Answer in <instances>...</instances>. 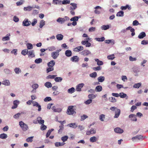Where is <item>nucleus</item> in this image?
<instances>
[{
  "mask_svg": "<svg viewBox=\"0 0 148 148\" xmlns=\"http://www.w3.org/2000/svg\"><path fill=\"white\" fill-rule=\"evenodd\" d=\"M56 37L58 40H61L63 39V36L61 34H59L57 35Z\"/></svg>",
  "mask_w": 148,
  "mask_h": 148,
  "instance_id": "nucleus-24",
  "label": "nucleus"
},
{
  "mask_svg": "<svg viewBox=\"0 0 148 148\" xmlns=\"http://www.w3.org/2000/svg\"><path fill=\"white\" fill-rule=\"evenodd\" d=\"M91 54L90 51L88 50H85L81 52V54L84 56H87Z\"/></svg>",
  "mask_w": 148,
  "mask_h": 148,
  "instance_id": "nucleus-13",
  "label": "nucleus"
},
{
  "mask_svg": "<svg viewBox=\"0 0 148 148\" xmlns=\"http://www.w3.org/2000/svg\"><path fill=\"white\" fill-rule=\"evenodd\" d=\"M47 128V126L44 124H42L40 127V129L42 130H45Z\"/></svg>",
  "mask_w": 148,
  "mask_h": 148,
  "instance_id": "nucleus-60",
  "label": "nucleus"
},
{
  "mask_svg": "<svg viewBox=\"0 0 148 148\" xmlns=\"http://www.w3.org/2000/svg\"><path fill=\"white\" fill-rule=\"evenodd\" d=\"M44 85L45 87L48 88H51L52 86L50 82H46L45 83Z\"/></svg>",
  "mask_w": 148,
  "mask_h": 148,
  "instance_id": "nucleus-29",
  "label": "nucleus"
},
{
  "mask_svg": "<svg viewBox=\"0 0 148 148\" xmlns=\"http://www.w3.org/2000/svg\"><path fill=\"white\" fill-rule=\"evenodd\" d=\"M141 85L140 83L135 84L133 86V87L134 88H138Z\"/></svg>",
  "mask_w": 148,
  "mask_h": 148,
  "instance_id": "nucleus-51",
  "label": "nucleus"
},
{
  "mask_svg": "<svg viewBox=\"0 0 148 148\" xmlns=\"http://www.w3.org/2000/svg\"><path fill=\"white\" fill-rule=\"evenodd\" d=\"M65 54L67 57H70L72 56V53L70 50H67L65 51Z\"/></svg>",
  "mask_w": 148,
  "mask_h": 148,
  "instance_id": "nucleus-16",
  "label": "nucleus"
},
{
  "mask_svg": "<svg viewBox=\"0 0 148 148\" xmlns=\"http://www.w3.org/2000/svg\"><path fill=\"white\" fill-rule=\"evenodd\" d=\"M2 84L5 86H9L10 85V83L9 80H5L3 82Z\"/></svg>",
  "mask_w": 148,
  "mask_h": 148,
  "instance_id": "nucleus-26",
  "label": "nucleus"
},
{
  "mask_svg": "<svg viewBox=\"0 0 148 148\" xmlns=\"http://www.w3.org/2000/svg\"><path fill=\"white\" fill-rule=\"evenodd\" d=\"M54 80L56 82H60L62 81V78L61 77H57L54 78Z\"/></svg>",
  "mask_w": 148,
  "mask_h": 148,
  "instance_id": "nucleus-34",
  "label": "nucleus"
},
{
  "mask_svg": "<svg viewBox=\"0 0 148 148\" xmlns=\"http://www.w3.org/2000/svg\"><path fill=\"white\" fill-rule=\"evenodd\" d=\"M101 69V67L99 66L97 67H94L93 68V69L95 71L100 70Z\"/></svg>",
  "mask_w": 148,
  "mask_h": 148,
  "instance_id": "nucleus-62",
  "label": "nucleus"
},
{
  "mask_svg": "<svg viewBox=\"0 0 148 148\" xmlns=\"http://www.w3.org/2000/svg\"><path fill=\"white\" fill-rule=\"evenodd\" d=\"M119 96L122 98H125L126 99H127L128 98V97L127 96V94L123 92L119 93Z\"/></svg>",
  "mask_w": 148,
  "mask_h": 148,
  "instance_id": "nucleus-17",
  "label": "nucleus"
},
{
  "mask_svg": "<svg viewBox=\"0 0 148 148\" xmlns=\"http://www.w3.org/2000/svg\"><path fill=\"white\" fill-rule=\"evenodd\" d=\"M105 38L104 37H102L101 38H95V40L99 42H102L104 40Z\"/></svg>",
  "mask_w": 148,
  "mask_h": 148,
  "instance_id": "nucleus-41",
  "label": "nucleus"
},
{
  "mask_svg": "<svg viewBox=\"0 0 148 148\" xmlns=\"http://www.w3.org/2000/svg\"><path fill=\"white\" fill-rule=\"evenodd\" d=\"M129 117L130 119V120L133 121H136L137 119L136 116L134 114H131L129 116Z\"/></svg>",
  "mask_w": 148,
  "mask_h": 148,
  "instance_id": "nucleus-8",
  "label": "nucleus"
},
{
  "mask_svg": "<svg viewBox=\"0 0 148 148\" xmlns=\"http://www.w3.org/2000/svg\"><path fill=\"white\" fill-rule=\"evenodd\" d=\"M96 97L95 95L93 94H90L88 95V97L90 99H93Z\"/></svg>",
  "mask_w": 148,
  "mask_h": 148,
  "instance_id": "nucleus-40",
  "label": "nucleus"
},
{
  "mask_svg": "<svg viewBox=\"0 0 148 148\" xmlns=\"http://www.w3.org/2000/svg\"><path fill=\"white\" fill-rule=\"evenodd\" d=\"M28 52V49H25L21 51V53L23 55L25 56L27 54Z\"/></svg>",
  "mask_w": 148,
  "mask_h": 148,
  "instance_id": "nucleus-42",
  "label": "nucleus"
},
{
  "mask_svg": "<svg viewBox=\"0 0 148 148\" xmlns=\"http://www.w3.org/2000/svg\"><path fill=\"white\" fill-rule=\"evenodd\" d=\"M124 12L122 11H120L116 14V16H123L124 15Z\"/></svg>",
  "mask_w": 148,
  "mask_h": 148,
  "instance_id": "nucleus-37",
  "label": "nucleus"
},
{
  "mask_svg": "<svg viewBox=\"0 0 148 148\" xmlns=\"http://www.w3.org/2000/svg\"><path fill=\"white\" fill-rule=\"evenodd\" d=\"M114 55L113 54L108 56H107V58L109 60H113L114 58Z\"/></svg>",
  "mask_w": 148,
  "mask_h": 148,
  "instance_id": "nucleus-47",
  "label": "nucleus"
},
{
  "mask_svg": "<svg viewBox=\"0 0 148 148\" xmlns=\"http://www.w3.org/2000/svg\"><path fill=\"white\" fill-rule=\"evenodd\" d=\"M132 24L133 26H137L138 25H141V24L139 23L136 20H134L133 21Z\"/></svg>",
  "mask_w": 148,
  "mask_h": 148,
  "instance_id": "nucleus-56",
  "label": "nucleus"
},
{
  "mask_svg": "<svg viewBox=\"0 0 148 148\" xmlns=\"http://www.w3.org/2000/svg\"><path fill=\"white\" fill-rule=\"evenodd\" d=\"M26 45L28 49H31L33 48L32 45L31 43H28Z\"/></svg>",
  "mask_w": 148,
  "mask_h": 148,
  "instance_id": "nucleus-45",
  "label": "nucleus"
},
{
  "mask_svg": "<svg viewBox=\"0 0 148 148\" xmlns=\"http://www.w3.org/2000/svg\"><path fill=\"white\" fill-rule=\"evenodd\" d=\"M102 90V88L101 86L98 85L97 86L95 89V90L96 92H100Z\"/></svg>",
  "mask_w": 148,
  "mask_h": 148,
  "instance_id": "nucleus-25",
  "label": "nucleus"
},
{
  "mask_svg": "<svg viewBox=\"0 0 148 148\" xmlns=\"http://www.w3.org/2000/svg\"><path fill=\"white\" fill-rule=\"evenodd\" d=\"M7 135L5 134H0V138L1 139H5L7 138Z\"/></svg>",
  "mask_w": 148,
  "mask_h": 148,
  "instance_id": "nucleus-44",
  "label": "nucleus"
},
{
  "mask_svg": "<svg viewBox=\"0 0 148 148\" xmlns=\"http://www.w3.org/2000/svg\"><path fill=\"white\" fill-rule=\"evenodd\" d=\"M67 126L73 128H76L77 127V125L76 123H71L68 124Z\"/></svg>",
  "mask_w": 148,
  "mask_h": 148,
  "instance_id": "nucleus-19",
  "label": "nucleus"
},
{
  "mask_svg": "<svg viewBox=\"0 0 148 148\" xmlns=\"http://www.w3.org/2000/svg\"><path fill=\"white\" fill-rule=\"evenodd\" d=\"M74 106H68L67 110L66 113L69 115H73L75 114L76 113V112L73 109Z\"/></svg>",
  "mask_w": 148,
  "mask_h": 148,
  "instance_id": "nucleus-3",
  "label": "nucleus"
},
{
  "mask_svg": "<svg viewBox=\"0 0 148 148\" xmlns=\"http://www.w3.org/2000/svg\"><path fill=\"white\" fill-rule=\"evenodd\" d=\"M79 60V58L76 56H74L71 58V60L73 62H77Z\"/></svg>",
  "mask_w": 148,
  "mask_h": 148,
  "instance_id": "nucleus-14",
  "label": "nucleus"
},
{
  "mask_svg": "<svg viewBox=\"0 0 148 148\" xmlns=\"http://www.w3.org/2000/svg\"><path fill=\"white\" fill-rule=\"evenodd\" d=\"M31 22L29 21L27 18L25 19L22 23L23 25L25 26H28L31 25Z\"/></svg>",
  "mask_w": 148,
  "mask_h": 148,
  "instance_id": "nucleus-6",
  "label": "nucleus"
},
{
  "mask_svg": "<svg viewBox=\"0 0 148 148\" xmlns=\"http://www.w3.org/2000/svg\"><path fill=\"white\" fill-rule=\"evenodd\" d=\"M109 99L110 101L114 103L116 101V100L114 97H111L109 98Z\"/></svg>",
  "mask_w": 148,
  "mask_h": 148,
  "instance_id": "nucleus-58",
  "label": "nucleus"
},
{
  "mask_svg": "<svg viewBox=\"0 0 148 148\" xmlns=\"http://www.w3.org/2000/svg\"><path fill=\"white\" fill-rule=\"evenodd\" d=\"M84 83H81L78 84L77 86L76 89L77 91H81L82 88L84 86Z\"/></svg>",
  "mask_w": 148,
  "mask_h": 148,
  "instance_id": "nucleus-10",
  "label": "nucleus"
},
{
  "mask_svg": "<svg viewBox=\"0 0 148 148\" xmlns=\"http://www.w3.org/2000/svg\"><path fill=\"white\" fill-rule=\"evenodd\" d=\"M110 110L112 111H115V115L114 116V118H118L121 113L120 110L117 108L114 107H112L110 108Z\"/></svg>",
  "mask_w": 148,
  "mask_h": 148,
  "instance_id": "nucleus-1",
  "label": "nucleus"
},
{
  "mask_svg": "<svg viewBox=\"0 0 148 148\" xmlns=\"http://www.w3.org/2000/svg\"><path fill=\"white\" fill-rule=\"evenodd\" d=\"M70 0H64L62 1V3L63 4L65 5L70 3Z\"/></svg>",
  "mask_w": 148,
  "mask_h": 148,
  "instance_id": "nucleus-55",
  "label": "nucleus"
},
{
  "mask_svg": "<svg viewBox=\"0 0 148 148\" xmlns=\"http://www.w3.org/2000/svg\"><path fill=\"white\" fill-rule=\"evenodd\" d=\"M110 27L108 25H103L101 27V28L103 30H106L108 29Z\"/></svg>",
  "mask_w": 148,
  "mask_h": 148,
  "instance_id": "nucleus-32",
  "label": "nucleus"
},
{
  "mask_svg": "<svg viewBox=\"0 0 148 148\" xmlns=\"http://www.w3.org/2000/svg\"><path fill=\"white\" fill-rule=\"evenodd\" d=\"M10 35V34H8L5 36L3 37L2 38V40L3 41L8 40H10L9 36Z\"/></svg>",
  "mask_w": 148,
  "mask_h": 148,
  "instance_id": "nucleus-27",
  "label": "nucleus"
},
{
  "mask_svg": "<svg viewBox=\"0 0 148 148\" xmlns=\"http://www.w3.org/2000/svg\"><path fill=\"white\" fill-rule=\"evenodd\" d=\"M61 50L60 49L56 51L52 52L51 53V57L54 59H57L59 55V53Z\"/></svg>",
  "mask_w": 148,
  "mask_h": 148,
  "instance_id": "nucleus-5",
  "label": "nucleus"
},
{
  "mask_svg": "<svg viewBox=\"0 0 148 148\" xmlns=\"http://www.w3.org/2000/svg\"><path fill=\"white\" fill-rule=\"evenodd\" d=\"M35 62L36 64H39L42 62V59L40 58L36 59L34 61Z\"/></svg>",
  "mask_w": 148,
  "mask_h": 148,
  "instance_id": "nucleus-52",
  "label": "nucleus"
},
{
  "mask_svg": "<svg viewBox=\"0 0 148 148\" xmlns=\"http://www.w3.org/2000/svg\"><path fill=\"white\" fill-rule=\"evenodd\" d=\"M114 131L116 133L119 134H121L123 132V130L119 127L115 128L114 130Z\"/></svg>",
  "mask_w": 148,
  "mask_h": 148,
  "instance_id": "nucleus-11",
  "label": "nucleus"
},
{
  "mask_svg": "<svg viewBox=\"0 0 148 148\" xmlns=\"http://www.w3.org/2000/svg\"><path fill=\"white\" fill-rule=\"evenodd\" d=\"M79 17L77 16H75L71 18L70 21H78Z\"/></svg>",
  "mask_w": 148,
  "mask_h": 148,
  "instance_id": "nucleus-43",
  "label": "nucleus"
},
{
  "mask_svg": "<svg viewBox=\"0 0 148 148\" xmlns=\"http://www.w3.org/2000/svg\"><path fill=\"white\" fill-rule=\"evenodd\" d=\"M75 91V88L73 87H72L71 88H70L68 89V92L69 93L72 94Z\"/></svg>",
  "mask_w": 148,
  "mask_h": 148,
  "instance_id": "nucleus-38",
  "label": "nucleus"
},
{
  "mask_svg": "<svg viewBox=\"0 0 148 148\" xmlns=\"http://www.w3.org/2000/svg\"><path fill=\"white\" fill-rule=\"evenodd\" d=\"M52 99L50 97H47L44 99V101L45 102L49 101L51 100Z\"/></svg>",
  "mask_w": 148,
  "mask_h": 148,
  "instance_id": "nucleus-61",
  "label": "nucleus"
},
{
  "mask_svg": "<svg viewBox=\"0 0 148 148\" xmlns=\"http://www.w3.org/2000/svg\"><path fill=\"white\" fill-rule=\"evenodd\" d=\"M13 105L12 106V108L14 109L17 107L18 105L20 103V101L18 100H16L13 101Z\"/></svg>",
  "mask_w": 148,
  "mask_h": 148,
  "instance_id": "nucleus-7",
  "label": "nucleus"
},
{
  "mask_svg": "<svg viewBox=\"0 0 148 148\" xmlns=\"http://www.w3.org/2000/svg\"><path fill=\"white\" fill-rule=\"evenodd\" d=\"M33 106H36L38 108V111H40L41 110V106L36 101H33Z\"/></svg>",
  "mask_w": 148,
  "mask_h": 148,
  "instance_id": "nucleus-12",
  "label": "nucleus"
},
{
  "mask_svg": "<svg viewBox=\"0 0 148 148\" xmlns=\"http://www.w3.org/2000/svg\"><path fill=\"white\" fill-rule=\"evenodd\" d=\"M48 49L49 51H52L55 50L56 49V48L55 47L52 46L49 47L48 48Z\"/></svg>",
  "mask_w": 148,
  "mask_h": 148,
  "instance_id": "nucleus-64",
  "label": "nucleus"
},
{
  "mask_svg": "<svg viewBox=\"0 0 148 148\" xmlns=\"http://www.w3.org/2000/svg\"><path fill=\"white\" fill-rule=\"evenodd\" d=\"M24 0H20L19 1H18L16 3V5L17 6L23 4L24 2Z\"/></svg>",
  "mask_w": 148,
  "mask_h": 148,
  "instance_id": "nucleus-50",
  "label": "nucleus"
},
{
  "mask_svg": "<svg viewBox=\"0 0 148 148\" xmlns=\"http://www.w3.org/2000/svg\"><path fill=\"white\" fill-rule=\"evenodd\" d=\"M92 78H95L97 76V73L96 72L91 73L89 75Z\"/></svg>",
  "mask_w": 148,
  "mask_h": 148,
  "instance_id": "nucleus-48",
  "label": "nucleus"
},
{
  "mask_svg": "<svg viewBox=\"0 0 148 148\" xmlns=\"http://www.w3.org/2000/svg\"><path fill=\"white\" fill-rule=\"evenodd\" d=\"M63 141L62 143L60 142H56L55 143V145L56 147H59L60 146H62L65 144L64 143L65 142L67 141V139H62Z\"/></svg>",
  "mask_w": 148,
  "mask_h": 148,
  "instance_id": "nucleus-9",
  "label": "nucleus"
},
{
  "mask_svg": "<svg viewBox=\"0 0 148 148\" xmlns=\"http://www.w3.org/2000/svg\"><path fill=\"white\" fill-rule=\"evenodd\" d=\"M70 5H71L69 8L70 10L71 14L73 15H75V12L74 10H75L77 8V4L74 3H71Z\"/></svg>",
  "mask_w": 148,
  "mask_h": 148,
  "instance_id": "nucleus-2",
  "label": "nucleus"
},
{
  "mask_svg": "<svg viewBox=\"0 0 148 148\" xmlns=\"http://www.w3.org/2000/svg\"><path fill=\"white\" fill-rule=\"evenodd\" d=\"M38 123L40 124H43L44 123V120L42 119V118L40 117L39 116L37 118Z\"/></svg>",
  "mask_w": 148,
  "mask_h": 148,
  "instance_id": "nucleus-20",
  "label": "nucleus"
},
{
  "mask_svg": "<svg viewBox=\"0 0 148 148\" xmlns=\"http://www.w3.org/2000/svg\"><path fill=\"white\" fill-rule=\"evenodd\" d=\"M143 138V136L141 135H138L132 137V139H142Z\"/></svg>",
  "mask_w": 148,
  "mask_h": 148,
  "instance_id": "nucleus-53",
  "label": "nucleus"
},
{
  "mask_svg": "<svg viewBox=\"0 0 148 148\" xmlns=\"http://www.w3.org/2000/svg\"><path fill=\"white\" fill-rule=\"evenodd\" d=\"M55 64L54 60H52L47 63V66L49 67L53 66Z\"/></svg>",
  "mask_w": 148,
  "mask_h": 148,
  "instance_id": "nucleus-23",
  "label": "nucleus"
},
{
  "mask_svg": "<svg viewBox=\"0 0 148 148\" xmlns=\"http://www.w3.org/2000/svg\"><path fill=\"white\" fill-rule=\"evenodd\" d=\"M3 71L6 74H9L10 73L11 71L8 69H4Z\"/></svg>",
  "mask_w": 148,
  "mask_h": 148,
  "instance_id": "nucleus-54",
  "label": "nucleus"
},
{
  "mask_svg": "<svg viewBox=\"0 0 148 148\" xmlns=\"http://www.w3.org/2000/svg\"><path fill=\"white\" fill-rule=\"evenodd\" d=\"M53 2L56 5H61L62 1L60 0H53Z\"/></svg>",
  "mask_w": 148,
  "mask_h": 148,
  "instance_id": "nucleus-36",
  "label": "nucleus"
},
{
  "mask_svg": "<svg viewBox=\"0 0 148 148\" xmlns=\"http://www.w3.org/2000/svg\"><path fill=\"white\" fill-rule=\"evenodd\" d=\"M95 61L97 62V64L98 66L102 65L103 64V62L102 61L99 60L98 59H95Z\"/></svg>",
  "mask_w": 148,
  "mask_h": 148,
  "instance_id": "nucleus-31",
  "label": "nucleus"
},
{
  "mask_svg": "<svg viewBox=\"0 0 148 148\" xmlns=\"http://www.w3.org/2000/svg\"><path fill=\"white\" fill-rule=\"evenodd\" d=\"M105 118V115L103 114H101L99 116V119L101 121H103Z\"/></svg>",
  "mask_w": 148,
  "mask_h": 148,
  "instance_id": "nucleus-35",
  "label": "nucleus"
},
{
  "mask_svg": "<svg viewBox=\"0 0 148 148\" xmlns=\"http://www.w3.org/2000/svg\"><path fill=\"white\" fill-rule=\"evenodd\" d=\"M134 73H136L135 76H138V73L140 72V70L138 69H134L133 70Z\"/></svg>",
  "mask_w": 148,
  "mask_h": 148,
  "instance_id": "nucleus-46",
  "label": "nucleus"
},
{
  "mask_svg": "<svg viewBox=\"0 0 148 148\" xmlns=\"http://www.w3.org/2000/svg\"><path fill=\"white\" fill-rule=\"evenodd\" d=\"M88 117V116L85 114H84L83 115L81 116L80 120L82 121L85 120L86 118Z\"/></svg>",
  "mask_w": 148,
  "mask_h": 148,
  "instance_id": "nucleus-57",
  "label": "nucleus"
},
{
  "mask_svg": "<svg viewBox=\"0 0 148 148\" xmlns=\"http://www.w3.org/2000/svg\"><path fill=\"white\" fill-rule=\"evenodd\" d=\"M32 8H33V7H32L30 6H29L27 7H24V8L23 9L24 11H31L32 10Z\"/></svg>",
  "mask_w": 148,
  "mask_h": 148,
  "instance_id": "nucleus-49",
  "label": "nucleus"
},
{
  "mask_svg": "<svg viewBox=\"0 0 148 148\" xmlns=\"http://www.w3.org/2000/svg\"><path fill=\"white\" fill-rule=\"evenodd\" d=\"M84 49V47L82 46H78L75 48V51L77 52L80 51Z\"/></svg>",
  "mask_w": 148,
  "mask_h": 148,
  "instance_id": "nucleus-18",
  "label": "nucleus"
},
{
  "mask_svg": "<svg viewBox=\"0 0 148 148\" xmlns=\"http://www.w3.org/2000/svg\"><path fill=\"white\" fill-rule=\"evenodd\" d=\"M14 71L16 74H18L21 72V69L19 68L18 67H16L14 69Z\"/></svg>",
  "mask_w": 148,
  "mask_h": 148,
  "instance_id": "nucleus-30",
  "label": "nucleus"
},
{
  "mask_svg": "<svg viewBox=\"0 0 148 148\" xmlns=\"http://www.w3.org/2000/svg\"><path fill=\"white\" fill-rule=\"evenodd\" d=\"M92 102V99H89L85 102V103L86 105H88L91 103Z\"/></svg>",
  "mask_w": 148,
  "mask_h": 148,
  "instance_id": "nucleus-59",
  "label": "nucleus"
},
{
  "mask_svg": "<svg viewBox=\"0 0 148 148\" xmlns=\"http://www.w3.org/2000/svg\"><path fill=\"white\" fill-rule=\"evenodd\" d=\"M19 125L23 130L25 131L28 130V126L26 124L22 121L19 122Z\"/></svg>",
  "mask_w": 148,
  "mask_h": 148,
  "instance_id": "nucleus-4",
  "label": "nucleus"
},
{
  "mask_svg": "<svg viewBox=\"0 0 148 148\" xmlns=\"http://www.w3.org/2000/svg\"><path fill=\"white\" fill-rule=\"evenodd\" d=\"M37 21L36 19L34 18L33 19V21L31 23L32 25V26H34L37 23Z\"/></svg>",
  "mask_w": 148,
  "mask_h": 148,
  "instance_id": "nucleus-63",
  "label": "nucleus"
},
{
  "mask_svg": "<svg viewBox=\"0 0 148 148\" xmlns=\"http://www.w3.org/2000/svg\"><path fill=\"white\" fill-rule=\"evenodd\" d=\"M56 21L62 24L64 23L65 22L64 18L60 17L58 18Z\"/></svg>",
  "mask_w": 148,
  "mask_h": 148,
  "instance_id": "nucleus-21",
  "label": "nucleus"
},
{
  "mask_svg": "<svg viewBox=\"0 0 148 148\" xmlns=\"http://www.w3.org/2000/svg\"><path fill=\"white\" fill-rule=\"evenodd\" d=\"M105 42L106 43L109 44L110 43H112L113 44H114V40L113 39L108 40H105Z\"/></svg>",
  "mask_w": 148,
  "mask_h": 148,
  "instance_id": "nucleus-33",
  "label": "nucleus"
},
{
  "mask_svg": "<svg viewBox=\"0 0 148 148\" xmlns=\"http://www.w3.org/2000/svg\"><path fill=\"white\" fill-rule=\"evenodd\" d=\"M28 57L32 58L35 57V55L34 50H30L28 51Z\"/></svg>",
  "mask_w": 148,
  "mask_h": 148,
  "instance_id": "nucleus-15",
  "label": "nucleus"
},
{
  "mask_svg": "<svg viewBox=\"0 0 148 148\" xmlns=\"http://www.w3.org/2000/svg\"><path fill=\"white\" fill-rule=\"evenodd\" d=\"M45 25V21L43 20H41L40 23L39 27L41 28Z\"/></svg>",
  "mask_w": 148,
  "mask_h": 148,
  "instance_id": "nucleus-39",
  "label": "nucleus"
},
{
  "mask_svg": "<svg viewBox=\"0 0 148 148\" xmlns=\"http://www.w3.org/2000/svg\"><path fill=\"white\" fill-rule=\"evenodd\" d=\"M105 79V78L104 76H101L98 78L97 80L99 82H102L104 81Z\"/></svg>",
  "mask_w": 148,
  "mask_h": 148,
  "instance_id": "nucleus-28",
  "label": "nucleus"
},
{
  "mask_svg": "<svg viewBox=\"0 0 148 148\" xmlns=\"http://www.w3.org/2000/svg\"><path fill=\"white\" fill-rule=\"evenodd\" d=\"M146 36L145 33L144 32H142L140 33L138 36L139 39H142L145 37Z\"/></svg>",
  "mask_w": 148,
  "mask_h": 148,
  "instance_id": "nucleus-22",
  "label": "nucleus"
}]
</instances>
